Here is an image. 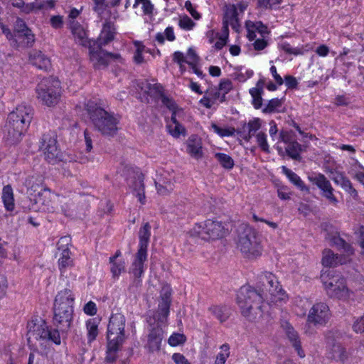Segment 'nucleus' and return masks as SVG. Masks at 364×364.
I'll return each mask as SVG.
<instances>
[{
	"label": "nucleus",
	"instance_id": "obj_20",
	"mask_svg": "<svg viewBox=\"0 0 364 364\" xmlns=\"http://www.w3.org/2000/svg\"><path fill=\"white\" fill-rule=\"evenodd\" d=\"M186 152L193 159L198 161L203 158L204 151L200 137L197 135L190 136L186 141Z\"/></svg>",
	"mask_w": 364,
	"mask_h": 364
},
{
	"label": "nucleus",
	"instance_id": "obj_6",
	"mask_svg": "<svg viewBox=\"0 0 364 364\" xmlns=\"http://www.w3.org/2000/svg\"><path fill=\"white\" fill-rule=\"evenodd\" d=\"M58 203H66V196L52 192L49 188L41 189L33 198L25 202L23 208L29 210L58 211Z\"/></svg>",
	"mask_w": 364,
	"mask_h": 364
},
{
	"label": "nucleus",
	"instance_id": "obj_60",
	"mask_svg": "<svg viewBox=\"0 0 364 364\" xmlns=\"http://www.w3.org/2000/svg\"><path fill=\"white\" fill-rule=\"evenodd\" d=\"M213 130L221 136H232L235 132V129H221L215 124H212Z\"/></svg>",
	"mask_w": 364,
	"mask_h": 364
},
{
	"label": "nucleus",
	"instance_id": "obj_29",
	"mask_svg": "<svg viewBox=\"0 0 364 364\" xmlns=\"http://www.w3.org/2000/svg\"><path fill=\"white\" fill-rule=\"evenodd\" d=\"M31 63L42 70H48L50 66V59L39 50H34L30 55Z\"/></svg>",
	"mask_w": 364,
	"mask_h": 364
},
{
	"label": "nucleus",
	"instance_id": "obj_11",
	"mask_svg": "<svg viewBox=\"0 0 364 364\" xmlns=\"http://www.w3.org/2000/svg\"><path fill=\"white\" fill-rule=\"evenodd\" d=\"M41 149L43 153L45 160L50 164H57L60 162H71L72 159L68 155L60 151L57 146L55 138L43 135Z\"/></svg>",
	"mask_w": 364,
	"mask_h": 364
},
{
	"label": "nucleus",
	"instance_id": "obj_27",
	"mask_svg": "<svg viewBox=\"0 0 364 364\" xmlns=\"http://www.w3.org/2000/svg\"><path fill=\"white\" fill-rule=\"evenodd\" d=\"M114 28L111 22H106L103 25L102 30L97 41L92 43H97L102 46L106 45L114 39Z\"/></svg>",
	"mask_w": 364,
	"mask_h": 364
},
{
	"label": "nucleus",
	"instance_id": "obj_38",
	"mask_svg": "<svg viewBox=\"0 0 364 364\" xmlns=\"http://www.w3.org/2000/svg\"><path fill=\"white\" fill-rule=\"evenodd\" d=\"M285 151L288 156L293 159L300 161L301 160V152L302 151L301 145L296 141H293L287 144Z\"/></svg>",
	"mask_w": 364,
	"mask_h": 364
},
{
	"label": "nucleus",
	"instance_id": "obj_12",
	"mask_svg": "<svg viewBox=\"0 0 364 364\" xmlns=\"http://www.w3.org/2000/svg\"><path fill=\"white\" fill-rule=\"evenodd\" d=\"M125 321L124 315L121 314H115L111 316L108 324L107 341H110L112 345H115V342L123 343L124 341Z\"/></svg>",
	"mask_w": 364,
	"mask_h": 364
},
{
	"label": "nucleus",
	"instance_id": "obj_56",
	"mask_svg": "<svg viewBox=\"0 0 364 364\" xmlns=\"http://www.w3.org/2000/svg\"><path fill=\"white\" fill-rule=\"evenodd\" d=\"M186 337L181 333H174L168 338V343L171 346H176L185 342Z\"/></svg>",
	"mask_w": 364,
	"mask_h": 364
},
{
	"label": "nucleus",
	"instance_id": "obj_5",
	"mask_svg": "<svg viewBox=\"0 0 364 364\" xmlns=\"http://www.w3.org/2000/svg\"><path fill=\"white\" fill-rule=\"evenodd\" d=\"M27 339L30 346L35 348L52 343L60 345V336L57 329H51L41 318H36L28 323Z\"/></svg>",
	"mask_w": 364,
	"mask_h": 364
},
{
	"label": "nucleus",
	"instance_id": "obj_52",
	"mask_svg": "<svg viewBox=\"0 0 364 364\" xmlns=\"http://www.w3.org/2000/svg\"><path fill=\"white\" fill-rule=\"evenodd\" d=\"M144 91L149 93L151 95L159 96L160 98H161V95H164L162 86L157 83H146Z\"/></svg>",
	"mask_w": 364,
	"mask_h": 364
},
{
	"label": "nucleus",
	"instance_id": "obj_48",
	"mask_svg": "<svg viewBox=\"0 0 364 364\" xmlns=\"http://www.w3.org/2000/svg\"><path fill=\"white\" fill-rule=\"evenodd\" d=\"M262 90L259 87H253L250 90V93L253 98V105L255 109H259L262 105Z\"/></svg>",
	"mask_w": 364,
	"mask_h": 364
},
{
	"label": "nucleus",
	"instance_id": "obj_47",
	"mask_svg": "<svg viewBox=\"0 0 364 364\" xmlns=\"http://www.w3.org/2000/svg\"><path fill=\"white\" fill-rule=\"evenodd\" d=\"M283 172L286 174V176L289 178V179L297 187L300 188L301 190H304L305 186L304 185L303 181L301 180L300 177L287 168L285 166L282 167Z\"/></svg>",
	"mask_w": 364,
	"mask_h": 364
},
{
	"label": "nucleus",
	"instance_id": "obj_54",
	"mask_svg": "<svg viewBox=\"0 0 364 364\" xmlns=\"http://www.w3.org/2000/svg\"><path fill=\"white\" fill-rule=\"evenodd\" d=\"M340 186L354 199L358 198V193L357 191L353 187L351 182L348 178L345 177L344 179L341 182Z\"/></svg>",
	"mask_w": 364,
	"mask_h": 364
},
{
	"label": "nucleus",
	"instance_id": "obj_64",
	"mask_svg": "<svg viewBox=\"0 0 364 364\" xmlns=\"http://www.w3.org/2000/svg\"><path fill=\"white\" fill-rule=\"evenodd\" d=\"M353 328L356 333L364 332V314L356 319L353 323Z\"/></svg>",
	"mask_w": 364,
	"mask_h": 364
},
{
	"label": "nucleus",
	"instance_id": "obj_24",
	"mask_svg": "<svg viewBox=\"0 0 364 364\" xmlns=\"http://www.w3.org/2000/svg\"><path fill=\"white\" fill-rule=\"evenodd\" d=\"M70 29L75 41L80 45L88 47L90 43H92V41L88 40L85 30L78 22L75 21H70Z\"/></svg>",
	"mask_w": 364,
	"mask_h": 364
},
{
	"label": "nucleus",
	"instance_id": "obj_37",
	"mask_svg": "<svg viewBox=\"0 0 364 364\" xmlns=\"http://www.w3.org/2000/svg\"><path fill=\"white\" fill-rule=\"evenodd\" d=\"M161 100L162 104L172 112L171 116L180 117L183 114V109L178 107L172 98H170L164 95H161Z\"/></svg>",
	"mask_w": 364,
	"mask_h": 364
},
{
	"label": "nucleus",
	"instance_id": "obj_1",
	"mask_svg": "<svg viewBox=\"0 0 364 364\" xmlns=\"http://www.w3.org/2000/svg\"><path fill=\"white\" fill-rule=\"evenodd\" d=\"M34 110L28 105H18L9 113L4 129V138L10 145L18 144L33 118Z\"/></svg>",
	"mask_w": 364,
	"mask_h": 364
},
{
	"label": "nucleus",
	"instance_id": "obj_15",
	"mask_svg": "<svg viewBox=\"0 0 364 364\" xmlns=\"http://www.w3.org/2000/svg\"><path fill=\"white\" fill-rule=\"evenodd\" d=\"M157 193L161 196L171 193L176 185V177L173 171L161 170L158 172L154 178Z\"/></svg>",
	"mask_w": 364,
	"mask_h": 364
},
{
	"label": "nucleus",
	"instance_id": "obj_51",
	"mask_svg": "<svg viewBox=\"0 0 364 364\" xmlns=\"http://www.w3.org/2000/svg\"><path fill=\"white\" fill-rule=\"evenodd\" d=\"M255 136L257 142L261 149L266 153H269V147L267 141V134L264 132H259L255 135Z\"/></svg>",
	"mask_w": 364,
	"mask_h": 364
},
{
	"label": "nucleus",
	"instance_id": "obj_50",
	"mask_svg": "<svg viewBox=\"0 0 364 364\" xmlns=\"http://www.w3.org/2000/svg\"><path fill=\"white\" fill-rule=\"evenodd\" d=\"M220 349L222 352L217 355L215 364H225L227 358L230 356V347L228 344L222 345Z\"/></svg>",
	"mask_w": 364,
	"mask_h": 364
},
{
	"label": "nucleus",
	"instance_id": "obj_13",
	"mask_svg": "<svg viewBox=\"0 0 364 364\" xmlns=\"http://www.w3.org/2000/svg\"><path fill=\"white\" fill-rule=\"evenodd\" d=\"M331 318V311L325 302L315 303L309 311L306 323L309 325L324 326Z\"/></svg>",
	"mask_w": 364,
	"mask_h": 364
},
{
	"label": "nucleus",
	"instance_id": "obj_30",
	"mask_svg": "<svg viewBox=\"0 0 364 364\" xmlns=\"http://www.w3.org/2000/svg\"><path fill=\"white\" fill-rule=\"evenodd\" d=\"M177 116H171V119L167 122V130L168 133L175 138L180 136H185L186 130L185 127L176 119Z\"/></svg>",
	"mask_w": 364,
	"mask_h": 364
},
{
	"label": "nucleus",
	"instance_id": "obj_17",
	"mask_svg": "<svg viewBox=\"0 0 364 364\" xmlns=\"http://www.w3.org/2000/svg\"><path fill=\"white\" fill-rule=\"evenodd\" d=\"M223 26L222 31H228V25H230L232 29L238 32L240 28L239 13L237 8L235 4L226 5L225 7Z\"/></svg>",
	"mask_w": 364,
	"mask_h": 364
},
{
	"label": "nucleus",
	"instance_id": "obj_31",
	"mask_svg": "<svg viewBox=\"0 0 364 364\" xmlns=\"http://www.w3.org/2000/svg\"><path fill=\"white\" fill-rule=\"evenodd\" d=\"M161 340V328L159 327L153 328L148 337V347L150 350L155 351L159 350Z\"/></svg>",
	"mask_w": 364,
	"mask_h": 364
},
{
	"label": "nucleus",
	"instance_id": "obj_8",
	"mask_svg": "<svg viewBox=\"0 0 364 364\" xmlns=\"http://www.w3.org/2000/svg\"><path fill=\"white\" fill-rule=\"evenodd\" d=\"M60 82L55 77H49L43 79L37 85V98L41 103L48 107H55L61 97Z\"/></svg>",
	"mask_w": 364,
	"mask_h": 364
},
{
	"label": "nucleus",
	"instance_id": "obj_43",
	"mask_svg": "<svg viewBox=\"0 0 364 364\" xmlns=\"http://www.w3.org/2000/svg\"><path fill=\"white\" fill-rule=\"evenodd\" d=\"M73 266V261L70 258V252L60 253L58 259V267L60 271V275L64 276L67 267Z\"/></svg>",
	"mask_w": 364,
	"mask_h": 364
},
{
	"label": "nucleus",
	"instance_id": "obj_9",
	"mask_svg": "<svg viewBox=\"0 0 364 364\" xmlns=\"http://www.w3.org/2000/svg\"><path fill=\"white\" fill-rule=\"evenodd\" d=\"M225 233L226 230L222 222L210 219L195 224L189 231L191 237H198L204 240H218L223 237Z\"/></svg>",
	"mask_w": 364,
	"mask_h": 364
},
{
	"label": "nucleus",
	"instance_id": "obj_40",
	"mask_svg": "<svg viewBox=\"0 0 364 364\" xmlns=\"http://www.w3.org/2000/svg\"><path fill=\"white\" fill-rule=\"evenodd\" d=\"M309 179L321 190L322 193L333 188L329 181L321 173L318 174L315 177H311Z\"/></svg>",
	"mask_w": 364,
	"mask_h": 364
},
{
	"label": "nucleus",
	"instance_id": "obj_39",
	"mask_svg": "<svg viewBox=\"0 0 364 364\" xmlns=\"http://www.w3.org/2000/svg\"><path fill=\"white\" fill-rule=\"evenodd\" d=\"M208 311L220 322L226 321L230 316V309L226 306H211L209 307Z\"/></svg>",
	"mask_w": 364,
	"mask_h": 364
},
{
	"label": "nucleus",
	"instance_id": "obj_23",
	"mask_svg": "<svg viewBox=\"0 0 364 364\" xmlns=\"http://www.w3.org/2000/svg\"><path fill=\"white\" fill-rule=\"evenodd\" d=\"M133 194L138 198L141 204L146 202L144 175L141 173H136L129 183Z\"/></svg>",
	"mask_w": 364,
	"mask_h": 364
},
{
	"label": "nucleus",
	"instance_id": "obj_36",
	"mask_svg": "<svg viewBox=\"0 0 364 364\" xmlns=\"http://www.w3.org/2000/svg\"><path fill=\"white\" fill-rule=\"evenodd\" d=\"M262 127V121L259 118H254L249 121L247 124L244 125V128L247 127L248 133L243 136V139L249 141L255 132L258 131Z\"/></svg>",
	"mask_w": 364,
	"mask_h": 364
},
{
	"label": "nucleus",
	"instance_id": "obj_14",
	"mask_svg": "<svg viewBox=\"0 0 364 364\" xmlns=\"http://www.w3.org/2000/svg\"><path fill=\"white\" fill-rule=\"evenodd\" d=\"M89 59L93 68L96 70H100L106 68L112 58H117V55L108 53L101 48L97 43H90Z\"/></svg>",
	"mask_w": 364,
	"mask_h": 364
},
{
	"label": "nucleus",
	"instance_id": "obj_42",
	"mask_svg": "<svg viewBox=\"0 0 364 364\" xmlns=\"http://www.w3.org/2000/svg\"><path fill=\"white\" fill-rule=\"evenodd\" d=\"M87 336L88 343L95 341L98 335V324L95 319H89L86 322Z\"/></svg>",
	"mask_w": 364,
	"mask_h": 364
},
{
	"label": "nucleus",
	"instance_id": "obj_33",
	"mask_svg": "<svg viewBox=\"0 0 364 364\" xmlns=\"http://www.w3.org/2000/svg\"><path fill=\"white\" fill-rule=\"evenodd\" d=\"M331 358L344 362L347 359V353L345 348L339 343H333L329 349Z\"/></svg>",
	"mask_w": 364,
	"mask_h": 364
},
{
	"label": "nucleus",
	"instance_id": "obj_35",
	"mask_svg": "<svg viewBox=\"0 0 364 364\" xmlns=\"http://www.w3.org/2000/svg\"><path fill=\"white\" fill-rule=\"evenodd\" d=\"M147 254L144 253V255L141 257L139 252H137L136 255V259L132 264L130 272H132L136 278L141 277L144 272V262L146 259Z\"/></svg>",
	"mask_w": 364,
	"mask_h": 364
},
{
	"label": "nucleus",
	"instance_id": "obj_26",
	"mask_svg": "<svg viewBox=\"0 0 364 364\" xmlns=\"http://www.w3.org/2000/svg\"><path fill=\"white\" fill-rule=\"evenodd\" d=\"M151 225L149 223H146L144 226L140 229L139 232V255L142 257L144 253L147 254V246L149 241Z\"/></svg>",
	"mask_w": 364,
	"mask_h": 364
},
{
	"label": "nucleus",
	"instance_id": "obj_55",
	"mask_svg": "<svg viewBox=\"0 0 364 364\" xmlns=\"http://www.w3.org/2000/svg\"><path fill=\"white\" fill-rule=\"evenodd\" d=\"M142 4V9L145 14H151L154 10V5L149 0H135L134 6L136 7L138 4Z\"/></svg>",
	"mask_w": 364,
	"mask_h": 364
},
{
	"label": "nucleus",
	"instance_id": "obj_45",
	"mask_svg": "<svg viewBox=\"0 0 364 364\" xmlns=\"http://www.w3.org/2000/svg\"><path fill=\"white\" fill-rule=\"evenodd\" d=\"M114 344L115 345H112L110 341H107V356L105 358V360L107 363H112L115 360L116 353L122 343L115 342Z\"/></svg>",
	"mask_w": 364,
	"mask_h": 364
},
{
	"label": "nucleus",
	"instance_id": "obj_49",
	"mask_svg": "<svg viewBox=\"0 0 364 364\" xmlns=\"http://www.w3.org/2000/svg\"><path fill=\"white\" fill-rule=\"evenodd\" d=\"M283 100L282 99H272L269 100L262 112L266 114H270L277 112L278 109L282 106Z\"/></svg>",
	"mask_w": 364,
	"mask_h": 364
},
{
	"label": "nucleus",
	"instance_id": "obj_22",
	"mask_svg": "<svg viewBox=\"0 0 364 364\" xmlns=\"http://www.w3.org/2000/svg\"><path fill=\"white\" fill-rule=\"evenodd\" d=\"M73 311L54 309V321L57 326L63 331H67L71 326Z\"/></svg>",
	"mask_w": 364,
	"mask_h": 364
},
{
	"label": "nucleus",
	"instance_id": "obj_25",
	"mask_svg": "<svg viewBox=\"0 0 364 364\" xmlns=\"http://www.w3.org/2000/svg\"><path fill=\"white\" fill-rule=\"evenodd\" d=\"M11 4L13 6L20 9L21 11L24 14H30L45 7L44 3L39 0H36L30 4H25L23 0H11Z\"/></svg>",
	"mask_w": 364,
	"mask_h": 364
},
{
	"label": "nucleus",
	"instance_id": "obj_3",
	"mask_svg": "<svg viewBox=\"0 0 364 364\" xmlns=\"http://www.w3.org/2000/svg\"><path fill=\"white\" fill-rule=\"evenodd\" d=\"M262 296L258 289H255L250 287H242L237 297L242 314L251 321H256L262 318Z\"/></svg>",
	"mask_w": 364,
	"mask_h": 364
},
{
	"label": "nucleus",
	"instance_id": "obj_46",
	"mask_svg": "<svg viewBox=\"0 0 364 364\" xmlns=\"http://www.w3.org/2000/svg\"><path fill=\"white\" fill-rule=\"evenodd\" d=\"M215 157L225 168L231 169L234 166L233 159L225 154L217 153L215 154Z\"/></svg>",
	"mask_w": 364,
	"mask_h": 364
},
{
	"label": "nucleus",
	"instance_id": "obj_58",
	"mask_svg": "<svg viewBox=\"0 0 364 364\" xmlns=\"http://www.w3.org/2000/svg\"><path fill=\"white\" fill-rule=\"evenodd\" d=\"M186 60V63L189 65H194L198 64L199 61V57L197 55L193 49L189 48Z\"/></svg>",
	"mask_w": 364,
	"mask_h": 364
},
{
	"label": "nucleus",
	"instance_id": "obj_41",
	"mask_svg": "<svg viewBox=\"0 0 364 364\" xmlns=\"http://www.w3.org/2000/svg\"><path fill=\"white\" fill-rule=\"evenodd\" d=\"M24 184L32 198H33V196L35 195L33 193L36 191H40L41 189V181L35 176H28L26 179Z\"/></svg>",
	"mask_w": 364,
	"mask_h": 364
},
{
	"label": "nucleus",
	"instance_id": "obj_28",
	"mask_svg": "<svg viewBox=\"0 0 364 364\" xmlns=\"http://www.w3.org/2000/svg\"><path fill=\"white\" fill-rule=\"evenodd\" d=\"M346 262V259L334 254L331 250H325L323 252L322 264L325 267H336Z\"/></svg>",
	"mask_w": 364,
	"mask_h": 364
},
{
	"label": "nucleus",
	"instance_id": "obj_7",
	"mask_svg": "<svg viewBox=\"0 0 364 364\" xmlns=\"http://www.w3.org/2000/svg\"><path fill=\"white\" fill-rule=\"evenodd\" d=\"M86 109L95 127L99 132L107 136H113L116 134L117 120L113 115L97 107L92 101L87 102Z\"/></svg>",
	"mask_w": 364,
	"mask_h": 364
},
{
	"label": "nucleus",
	"instance_id": "obj_44",
	"mask_svg": "<svg viewBox=\"0 0 364 364\" xmlns=\"http://www.w3.org/2000/svg\"><path fill=\"white\" fill-rule=\"evenodd\" d=\"M134 45L136 48V50L133 56L134 62L137 65L144 63L146 61L143 55V52L145 50V46L140 41H134Z\"/></svg>",
	"mask_w": 364,
	"mask_h": 364
},
{
	"label": "nucleus",
	"instance_id": "obj_21",
	"mask_svg": "<svg viewBox=\"0 0 364 364\" xmlns=\"http://www.w3.org/2000/svg\"><path fill=\"white\" fill-rule=\"evenodd\" d=\"M282 327L285 332L289 341L291 343L293 347L296 350L300 358H304L305 353L301 348V341L298 333L295 331L291 324L287 321L282 322Z\"/></svg>",
	"mask_w": 364,
	"mask_h": 364
},
{
	"label": "nucleus",
	"instance_id": "obj_57",
	"mask_svg": "<svg viewBox=\"0 0 364 364\" xmlns=\"http://www.w3.org/2000/svg\"><path fill=\"white\" fill-rule=\"evenodd\" d=\"M178 23L181 28L186 30H191L195 26V23L186 15L181 16Z\"/></svg>",
	"mask_w": 364,
	"mask_h": 364
},
{
	"label": "nucleus",
	"instance_id": "obj_34",
	"mask_svg": "<svg viewBox=\"0 0 364 364\" xmlns=\"http://www.w3.org/2000/svg\"><path fill=\"white\" fill-rule=\"evenodd\" d=\"M2 200L7 210L12 211L14 209V193L11 186L7 185L4 187Z\"/></svg>",
	"mask_w": 364,
	"mask_h": 364
},
{
	"label": "nucleus",
	"instance_id": "obj_10",
	"mask_svg": "<svg viewBox=\"0 0 364 364\" xmlns=\"http://www.w3.org/2000/svg\"><path fill=\"white\" fill-rule=\"evenodd\" d=\"M323 284L326 294L331 298L347 301L353 295V291L347 287L345 279L339 274L329 277Z\"/></svg>",
	"mask_w": 364,
	"mask_h": 364
},
{
	"label": "nucleus",
	"instance_id": "obj_61",
	"mask_svg": "<svg viewBox=\"0 0 364 364\" xmlns=\"http://www.w3.org/2000/svg\"><path fill=\"white\" fill-rule=\"evenodd\" d=\"M232 88V82L230 80H223L219 85V91L223 92V97Z\"/></svg>",
	"mask_w": 364,
	"mask_h": 364
},
{
	"label": "nucleus",
	"instance_id": "obj_59",
	"mask_svg": "<svg viewBox=\"0 0 364 364\" xmlns=\"http://www.w3.org/2000/svg\"><path fill=\"white\" fill-rule=\"evenodd\" d=\"M282 48L284 52H286L287 53H289V54H292L294 55L304 54V50L302 48H293L288 43H285V44L282 45Z\"/></svg>",
	"mask_w": 364,
	"mask_h": 364
},
{
	"label": "nucleus",
	"instance_id": "obj_62",
	"mask_svg": "<svg viewBox=\"0 0 364 364\" xmlns=\"http://www.w3.org/2000/svg\"><path fill=\"white\" fill-rule=\"evenodd\" d=\"M279 139L286 144L293 141L294 139H293L292 132L282 130L279 133Z\"/></svg>",
	"mask_w": 364,
	"mask_h": 364
},
{
	"label": "nucleus",
	"instance_id": "obj_2",
	"mask_svg": "<svg viewBox=\"0 0 364 364\" xmlns=\"http://www.w3.org/2000/svg\"><path fill=\"white\" fill-rule=\"evenodd\" d=\"M262 299L272 306H282L288 300V295L282 289L277 278L271 272H264L257 284Z\"/></svg>",
	"mask_w": 364,
	"mask_h": 364
},
{
	"label": "nucleus",
	"instance_id": "obj_18",
	"mask_svg": "<svg viewBox=\"0 0 364 364\" xmlns=\"http://www.w3.org/2000/svg\"><path fill=\"white\" fill-rule=\"evenodd\" d=\"M14 38V46L18 45V41H21V43L27 46L34 41V36L31 33V30L27 28L24 21L21 19H17L16 21Z\"/></svg>",
	"mask_w": 364,
	"mask_h": 364
},
{
	"label": "nucleus",
	"instance_id": "obj_4",
	"mask_svg": "<svg viewBox=\"0 0 364 364\" xmlns=\"http://www.w3.org/2000/svg\"><path fill=\"white\" fill-rule=\"evenodd\" d=\"M237 233L236 247L245 257L255 259L262 255L261 239L255 230L242 224L238 227Z\"/></svg>",
	"mask_w": 364,
	"mask_h": 364
},
{
	"label": "nucleus",
	"instance_id": "obj_19",
	"mask_svg": "<svg viewBox=\"0 0 364 364\" xmlns=\"http://www.w3.org/2000/svg\"><path fill=\"white\" fill-rule=\"evenodd\" d=\"M74 301L75 295L72 290L65 288L60 291L56 295L54 302V309L73 311Z\"/></svg>",
	"mask_w": 364,
	"mask_h": 364
},
{
	"label": "nucleus",
	"instance_id": "obj_32",
	"mask_svg": "<svg viewBox=\"0 0 364 364\" xmlns=\"http://www.w3.org/2000/svg\"><path fill=\"white\" fill-rule=\"evenodd\" d=\"M120 255L121 252L119 251H117L114 256L109 257V262L112 264L110 270L114 278L118 277L122 272L125 271L124 261L122 259H118Z\"/></svg>",
	"mask_w": 364,
	"mask_h": 364
},
{
	"label": "nucleus",
	"instance_id": "obj_16",
	"mask_svg": "<svg viewBox=\"0 0 364 364\" xmlns=\"http://www.w3.org/2000/svg\"><path fill=\"white\" fill-rule=\"evenodd\" d=\"M172 289L168 284L162 287L160 292L158 309L154 314V318L159 321L164 322L168 314L171 303Z\"/></svg>",
	"mask_w": 364,
	"mask_h": 364
},
{
	"label": "nucleus",
	"instance_id": "obj_53",
	"mask_svg": "<svg viewBox=\"0 0 364 364\" xmlns=\"http://www.w3.org/2000/svg\"><path fill=\"white\" fill-rule=\"evenodd\" d=\"M71 244V238L69 236H65L61 237L58 243V250L61 251V253L70 252V246Z\"/></svg>",
	"mask_w": 364,
	"mask_h": 364
},
{
	"label": "nucleus",
	"instance_id": "obj_63",
	"mask_svg": "<svg viewBox=\"0 0 364 364\" xmlns=\"http://www.w3.org/2000/svg\"><path fill=\"white\" fill-rule=\"evenodd\" d=\"M83 311L85 314L89 316H94L97 314V306L96 304L90 301L87 302L83 307Z\"/></svg>",
	"mask_w": 364,
	"mask_h": 364
}]
</instances>
